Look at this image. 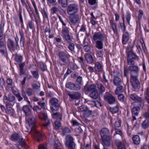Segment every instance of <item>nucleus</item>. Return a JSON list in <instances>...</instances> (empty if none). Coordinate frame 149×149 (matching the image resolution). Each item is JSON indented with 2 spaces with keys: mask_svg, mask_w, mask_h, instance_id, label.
<instances>
[{
  "mask_svg": "<svg viewBox=\"0 0 149 149\" xmlns=\"http://www.w3.org/2000/svg\"><path fill=\"white\" fill-rule=\"evenodd\" d=\"M134 64L135 62H134V64H128L130 65L128 67V70L131 71L130 73V81L133 90L137 92L140 87V83L138 79L139 68Z\"/></svg>",
  "mask_w": 149,
  "mask_h": 149,
  "instance_id": "obj_1",
  "label": "nucleus"
},
{
  "mask_svg": "<svg viewBox=\"0 0 149 149\" xmlns=\"http://www.w3.org/2000/svg\"><path fill=\"white\" fill-rule=\"evenodd\" d=\"M27 122L29 125L28 130L31 132V134L36 138L38 141L42 140L43 138V135L36 128L35 118L33 116L30 117L28 119Z\"/></svg>",
  "mask_w": 149,
  "mask_h": 149,
  "instance_id": "obj_2",
  "label": "nucleus"
},
{
  "mask_svg": "<svg viewBox=\"0 0 149 149\" xmlns=\"http://www.w3.org/2000/svg\"><path fill=\"white\" fill-rule=\"evenodd\" d=\"M58 56L59 59L62 62L64 65H66L70 63V56L67 52H59L58 53Z\"/></svg>",
  "mask_w": 149,
  "mask_h": 149,
  "instance_id": "obj_3",
  "label": "nucleus"
},
{
  "mask_svg": "<svg viewBox=\"0 0 149 149\" xmlns=\"http://www.w3.org/2000/svg\"><path fill=\"white\" fill-rule=\"evenodd\" d=\"M10 139L13 141H18L20 145H24L25 144V140L22 136L18 133H15L13 134L10 136Z\"/></svg>",
  "mask_w": 149,
  "mask_h": 149,
  "instance_id": "obj_4",
  "label": "nucleus"
},
{
  "mask_svg": "<svg viewBox=\"0 0 149 149\" xmlns=\"http://www.w3.org/2000/svg\"><path fill=\"white\" fill-rule=\"evenodd\" d=\"M50 104V109L53 112L57 111L59 108V104L57 98L55 97L51 98L49 101Z\"/></svg>",
  "mask_w": 149,
  "mask_h": 149,
  "instance_id": "obj_5",
  "label": "nucleus"
},
{
  "mask_svg": "<svg viewBox=\"0 0 149 149\" xmlns=\"http://www.w3.org/2000/svg\"><path fill=\"white\" fill-rule=\"evenodd\" d=\"M127 54V63L128 64H134V59L138 60L139 57L136 55L134 52Z\"/></svg>",
  "mask_w": 149,
  "mask_h": 149,
  "instance_id": "obj_6",
  "label": "nucleus"
},
{
  "mask_svg": "<svg viewBox=\"0 0 149 149\" xmlns=\"http://www.w3.org/2000/svg\"><path fill=\"white\" fill-rule=\"evenodd\" d=\"M104 99L109 104H115L116 99L115 97L111 94L109 92L105 93L104 96Z\"/></svg>",
  "mask_w": 149,
  "mask_h": 149,
  "instance_id": "obj_7",
  "label": "nucleus"
},
{
  "mask_svg": "<svg viewBox=\"0 0 149 149\" xmlns=\"http://www.w3.org/2000/svg\"><path fill=\"white\" fill-rule=\"evenodd\" d=\"M70 15L69 19L71 25H74L77 23L80 19L79 15L77 13H72Z\"/></svg>",
  "mask_w": 149,
  "mask_h": 149,
  "instance_id": "obj_8",
  "label": "nucleus"
},
{
  "mask_svg": "<svg viewBox=\"0 0 149 149\" xmlns=\"http://www.w3.org/2000/svg\"><path fill=\"white\" fill-rule=\"evenodd\" d=\"M65 145L68 146V149H75V145L73 138L70 135L66 137Z\"/></svg>",
  "mask_w": 149,
  "mask_h": 149,
  "instance_id": "obj_9",
  "label": "nucleus"
},
{
  "mask_svg": "<svg viewBox=\"0 0 149 149\" xmlns=\"http://www.w3.org/2000/svg\"><path fill=\"white\" fill-rule=\"evenodd\" d=\"M39 118L41 120H45V122L42 124V127L46 128L50 124V121L48 118L47 115L46 113H40L38 115Z\"/></svg>",
  "mask_w": 149,
  "mask_h": 149,
  "instance_id": "obj_10",
  "label": "nucleus"
},
{
  "mask_svg": "<svg viewBox=\"0 0 149 149\" xmlns=\"http://www.w3.org/2000/svg\"><path fill=\"white\" fill-rule=\"evenodd\" d=\"M66 87L74 91L79 90L81 89L80 85L77 84H75L72 82H68L66 84Z\"/></svg>",
  "mask_w": 149,
  "mask_h": 149,
  "instance_id": "obj_11",
  "label": "nucleus"
},
{
  "mask_svg": "<svg viewBox=\"0 0 149 149\" xmlns=\"http://www.w3.org/2000/svg\"><path fill=\"white\" fill-rule=\"evenodd\" d=\"M78 6L74 4L69 5L67 8V13L68 14H72V12L73 13H77L78 11Z\"/></svg>",
  "mask_w": 149,
  "mask_h": 149,
  "instance_id": "obj_12",
  "label": "nucleus"
},
{
  "mask_svg": "<svg viewBox=\"0 0 149 149\" xmlns=\"http://www.w3.org/2000/svg\"><path fill=\"white\" fill-rule=\"evenodd\" d=\"M130 97L133 100L137 101L139 102V106L141 107L143 103V100L142 98L138 96L136 93H132L130 95Z\"/></svg>",
  "mask_w": 149,
  "mask_h": 149,
  "instance_id": "obj_13",
  "label": "nucleus"
},
{
  "mask_svg": "<svg viewBox=\"0 0 149 149\" xmlns=\"http://www.w3.org/2000/svg\"><path fill=\"white\" fill-rule=\"evenodd\" d=\"M7 45L9 49L11 51H14L15 50L16 45L14 41L10 38L8 39L7 42Z\"/></svg>",
  "mask_w": 149,
  "mask_h": 149,
  "instance_id": "obj_14",
  "label": "nucleus"
},
{
  "mask_svg": "<svg viewBox=\"0 0 149 149\" xmlns=\"http://www.w3.org/2000/svg\"><path fill=\"white\" fill-rule=\"evenodd\" d=\"M93 40L95 42L99 41H104L103 35L100 32L95 33L93 36Z\"/></svg>",
  "mask_w": 149,
  "mask_h": 149,
  "instance_id": "obj_15",
  "label": "nucleus"
},
{
  "mask_svg": "<svg viewBox=\"0 0 149 149\" xmlns=\"http://www.w3.org/2000/svg\"><path fill=\"white\" fill-rule=\"evenodd\" d=\"M110 134L109 130L107 128H103L100 132L101 138L110 137L109 136Z\"/></svg>",
  "mask_w": 149,
  "mask_h": 149,
  "instance_id": "obj_16",
  "label": "nucleus"
},
{
  "mask_svg": "<svg viewBox=\"0 0 149 149\" xmlns=\"http://www.w3.org/2000/svg\"><path fill=\"white\" fill-rule=\"evenodd\" d=\"M86 38H85L83 42L82 46L85 52H88L90 51L91 49V45L86 41Z\"/></svg>",
  "mask_w": 149,
  "mask_h": 149,
  "instance_id": "obj_17",
  "label": "nucleus"
},
{
  "mask_svg": "<svg viewBox=\"0 0 149 149\" xmlns=\"http://www.w3.org/2000/svg\"><path fill=\"white\" fill-rule=\"evenodd\" d=\"M96 86L93 84L90 85H86L84 86V89L87 92H91L94 90L96 89Z\"/></svg>",
  "mask_w": 149,
  "mask_h": 149,
  "instance_id": "obj_18",
  "label": "nucleus"
},
{
  "mask_svg": "<svg viewBox=\"0 0 149 149\" xmlns=\"http://www.w3.org/2000/svg\"><path fill=\"white\" fill-rule=\"evenodd\" d=\"M142 16H143V18L144 20L146 19V17L145 14L143 13V11L141 10H139V13L138 16H137V20H136L137 24H139L141 19L142 18Z\"/></svg>",
  "mask_w": 149,
  "mask_h": 149,
  "instance_id": "obj_19",
  "label": "nucleus"
},
{
  "mask_svg": "<svg viewBox=\"0 0 149 149\" xmlns=\"http://www.w3.org/2000/svg\"><path fill=\"white\" fill-rule=\"evenodd\" d=\"M102 140V144L104 146H109L110 144V140L111 139V137H104L101 138Z\"/></svg>",
  "mask_w": 149,
  "mask_h": 149,
  "instance_id": "obj_20",
  "label": "nucleus"
},
{
  "mask_svg": "<svg viewBox=\"0 0 149 149\" xmlns=\"http://www.w3.org/2000/svg\"><path fill=\"white\" fill-rule=\"evenodd\" d=\"M97 87L100 91L99 93L102 94L105 91V88L104 86L101 83L97 81L96 83Z\"/></svg>",
  "mask_w": 149,
  "mask_h": 149,
  "instance_id": "obj_21",
  "label": "nucleus"
},
{
  "mask_svg": "<svg viewBox=\"0 0 149 149\" xmlns=\"http://www.w3.org/2000/svg\"><path fill=\"white\" fill-rule=\"evenodd\" d=\"M85 60L88 63L91 64L94 61L92 56L89 54H86L85 56Z\"/></svg>",
  "mask_w": 149,
  "mask_h": 149,
  "instance_id": "obj_22",
  "label": "nucleus"
},
{
  "mask_svg": "<svg viewBox=\"0 0 149 149\" xmlns=\"http://www.w3.org/2000/svg\"><path fill=\"white\" fill-rule=\"evenodd\" d=\"M115 143L117 146L118 149H126L125 146L118 140H115Z\"/></svg>",
  "mask_w": 149,
  "mask_h": 149,
  "instance_id": "obj_23",
  "label": "nucleus"
},
{
  "mask_svg": "<svg viewBox=\"0 0 149 149\" xmlns=\"http://www.w3.org/2000/svg\"><path fill=\"white\" fill-rule=\"evenodd\" d=\"M129 37V33L125 32L123 35L122 42L123 44H125L128 41Z\"/></svg>",
  "mask_w": 149,
  "mask_h": 149,
  "instance_id": "obj_24",
  "label": "nucleus"
},
{
  "mask_svg": "<svg viewBox=\"0 0 149 149\" xmlns=\"http://www.w3.org/2000/svg\"><path fill=\"white\" fill-rule=\"evenodd\" d=\"M113 81L114 85L116 86L121 85L122 83L121 79L117 76L114 77Z\"/></svg>",
  "mask_w": 149,
  "mask_h": 149,
  "instance_id": "obj_25",
  "label": "nucleus"
},
{
  "mask_svg": "<svg viewBox=\"0 0 149 149\" xmlns=\"http://www.w3.org/2000/svg\"><path fill=\"white\" fill-rule=\"evenodd\" d=\"M22 110L26 116H29L31 114V111L28 105H25L23 107Z\"/></svg>",
  "mask_w": 149,
  "mask_h": 149,
  "instance_id": "obj_26",
  "label": "nucleus"
},
{
  "mask_svg": "<svg viewBox=\"0 0 149 149\" xmlns=\"http://www.w3.org/2000/svg\"><path fill=\"white\" fill-rule=\"evenodd\" d=\"M14 60L17 63H22L23 60V57L22 56L16 54L14 55Z\"/></svg>",
  "mask_w": 149,
  "mask_h": 149,
  "instance_id": "obj_27",
  "label": "nucleus"
},
{
  "mask_svg": "<svg viewBox=\"0 0 149 149\" xmlns=\"http://www.w3.org/2000/svg\"><path fill=\"white\" fill-rule=\"evenodd\" d=\"M92 98L96 99L98 98V94L97 90H94L91 92L89 95Z\"/></svg>",
  "mask_w": 149,
  "mask_h": 149,
  "instance_id": "obj_28",
  "label": "nucleus"
},
{
  "mask_svg": "<svg viewBox=\"0 0 149 149\" xmlns=\"http://www.w3.org/2000/svg\"><path fill=\"white\" fill-rule=\"evenodd\" d=\"M95 65L94 69L96 71L99 72L102 71V67L101 64L97 62L95 63Z\"/></svg>",
  "mask_w": 149,
  "mask_h": 149,
  "instance_id": "obj_29",
  "label": "nucleus"
},
{
  "mask_svg": "<svg viewBox=\"0 0 149 149\" xmlns=\"http://www.w3.org/2000/svg\"><path fill=\"white\" fill-rule=\"evenodd\" d=\"M132 139L134 144L138 145L140 143V140L139 136L135 135L133 136L132 137Z\"/></svg>",
  "mask_w": 149,
  "mask_h": 149,
  "instance_id": "obj_30",
  "label": "nucleus"
},
{
  "mask_svg": "<svg viewBox=\"0 0 149 149\" xmlns=\"http://www.w3.org/2000/svg\"><path fill=\"white\" fill-rule=\"evenodd\" d=\"M116 90L115 91V94L116 95H118L120 93L123 92V86L121 84L117 86Z\"/></svg>",
  "mask_w": 149,
  "mask_h": 149,
  "instance_id": "obj_31",
  "label": "nucleus"
},
{
  "mask_svg": "<svg viewBox=\"0 0 149 149\" xmlns=\"http://www.w3.org/2000/svg\"><path fill=\"white\" fill-rule=\"evenodd\" d=\"M140 110V108L139 107H136L132 109V115H134L135 116H137L138 114V112Z\"/></svg>",
  "mask_w": 149,
  "mask_h": 149,
  "instance_id": "obj_32",
  "label": "nucleus"
},
{
  "mask_svg": "<svg viewBox=\"0 0 149 149\" xmlns=\"http://www.w3.org/2000/svg\"><path fill=\"white\" fill-rule=\"evenodd\" d=\"M81 149H91V142L89 143L84 142L83 145L81 146Z\"/></svg>",
  "mask_w": 149,
  "mask_h": 149,
  "instance_id": "obj_33",
  "label": "nucleus"
},
{
  "mask_svg": "<svg viewBox=\"0 0 149 149\" xmlns=\"http://www.w3.org/2000/svg\"><path fill=\"white\" fill-rule=\"evenodd\" d=\"M35 69V71L31 70V72L33 75V77L38 79L39 77L38 71L37 69Z\"/></svg>",
  "mask_w": 149,
  "mask_h": 149,
  "instance_id": "obj_34",
  "label": "nucleus"
},
{
  "mask_svg": "<svg viewBox=\"0 0 149 149\" xmlns=\"http://www.w3.org/2000/svg\"><path fill=\"white\" fill-rule=\"evenodd\" d=\"M149 125V121L148 119H146L142 123V127L144 129L147 128Z\"/></svg>",
  "mask_w": 149,
  "mask_h": 149,
  "instance_id": "obj_35",
  "label": "nucleus"
},
{
  "mask_svg": "<svg viewBox=\"0 0 149 149\" xmlns=\"http://www.w3.org/2000/svg\"><path fill=\"white\" fill-rule=\"evenodd\" d=\"M62 130V134L63 136H64L67 134L70 133L71 132L70 129L68 127H65L63 128Z\"/></svg>",
  "mask_w": 149,
  "mask_h": 149,
  "instance_id": "obj_36",
  "label": "nucleus"
},
{
  "mask_svg": "<svg viewBox=\"0 0 149 149\" xmlns=\"http://www.w3.org/2000/svg\"><path fill=\"white\" fill-rule=\"evenodd\" d=\"M52 116L54 118L57 120H61L62 118V116L60 113H54L53 114Z\"/></svg>",
  "mask_w": 149,
  "mask_h": 149,
  "instance_id": "obj_37",
  "label": "nucleus"
},
{
  "mask_svg": "<svg viewBox=\"0 0 149 149\" xmlns=\"http://www.w3.org/2000/svg\"><path fill=\"white\" fill-rule=\"evenodd\" d=\"M88 3L91 5H95L94 8H96L98 5V1L97 0H88Z\"/></svg>",
  "mask_w": 149,
  "mask_h": 149,
  "instance_id": "obj_38",
  "label": "nucleus"
},
{
  "mask_svg": "<svg viewBox=\"0 0 149 149\" xmlns=\"http://www.w3.org/2000/svg\"><path fill=\"white\" fill-rule=\"evenodd\" d=\"M103 41H99L95 42L96 43V47L99 49H101L103 48Z\"/></svg>",
  "mask_w": 149,
  "mask_h": 149,
  "instance_id": "obj_39",
  "label": "nucleus"
},
{
  "mask_svg": "<svg viewBox=\"0 0 149 149\" xmlns=\"http://www.w3.org/2000/svg\"><path fill=\"white\" fill-rule=\"evenodd\" d=\"M26 93L29 96H31L33 95L34 91L33 89L30 87H29L26 89Z\"/></svg>",
  "mask_w": 149,
  "mask_h": 149,
  "instance_id": "obj_40",
  "label": "nucleus"
},
{
  "mask_svg": "<svg viewBox=\"0 0 149 149\" xmlns=\"http://www.w3.org/2000/svg\"><path fill=\"white\" fill-rule=\"evenodd\" d=\"M8 100L9 102H12L13 103L15 102V96L11 94H8Z\"/></svg>",
  "mask_w": 149,
  "mask_h": 149,
  "instance_id": "obj_41",
  "label": "nucleus"
},
{
  "mask_svg": "<svg viewBox=\"0 0 149 149\" xmlns=\"http://www.w3.org/2000/svg\"><path fill=\"white\" fill-rule=\"evenodd\" d=\"M133 47L134 45L132 44H129L128 45L126 49V52L127 54L134 52L133 49Z\"/></svg>",
  "mask_w": 149,
  "mask_h": 149,
  "instance_id": "obj_42",
  "label": "nucleus"
},
{
  "mask_svg": "<svg viewBox=\"0 0 149 149\" xmlns=\"http://www.w3.org/2000/svg\"><path fill=\"white\" fill-rule=\"evenodd\" d=\"M78 110L82 112H87L88 111V108L85 105H82L79 107Z\"/></svg>",
  "mask_w": 149,
  "mask_h": 149,
  "instance_id": "obj_43",
  "label": "nucleus"
},
{
  "mask_svg": "<svg viewBox=\"0 0 149 149\" xmlns=\"http://www.w3.org/2000/svg\"><path fill=\"white\" fill-rule=\"evenodd\" d=\"M68 0H58L59 3L62 7H65L67 5Z\"/></svg>",
  "mask_w": 149,
  "mask_h": 149,
  "instance_id": "obj_44",
  "label": "nucleus"
},
{
  "mask_svg": "<svg viewBox=\"0 0 149 149\" xmlns=\"http://www.w3.org/2000/svg\"><path fill=\"white\" fill-rule=\"evenodd\" d=\"M126 17L127 22L129 24L131 18V13L129 11H127Z\"/></svg>",
  "mask_w": 149,
  "mask_h": 149,
  "instance_id": "obj_45",
  "label": "nucleus"
},
{
  "mask_svg": "<svg viewBox=\"0 0 149 149\" xmlns=\"http://www.w3.org/2000/svg\"><path fill=\"white\" fill-rule=\"evenodd\" d=\"M116 129V130L115 132L116 134L114 135V137L116 136H117V135H118L121 138H123V135L122 132V131L121 130H117V129Z\"/></svg>",
  "mask_w": 149,
  "mask_h": 149,
  "instance_id": "obj_46",
  "label": "nucleus"
},
{
  "mask_svg": "<svg viewBox=\"0 0 149 149\" xmlns=\"http://www.w3.org/2000/svg\"><path fill=\"white\" fill-rule=\"evenodd\" d=\"M19 17L20 20V22L21 24L23 23V20L22 17V12L21 8H19Z\"/></svg>",
  "mask_w": 149,
  "mask_h": 149,
  "instance_id": "obj_47",
  "label": "nucleus"
},
{
  "mask_svg": "<svg viewBox=\"0 0 149 149\" xmlns=\"http://www.w3.org/2000/svg\"><path fill=\"white\" fill-rule=\"evenodd\" d=\"M55 128L56 130H58L61 126V123L59 121H56L54 122Z\"/></svg>",
  "mask_w": 149,
  "mask_h": 149,
  "instance_id": "obj_48",
  "label": "nucleus"
},
{
  "mask_svg": "<svg viewBox=\"0 0 149 149\" xmlns=\"http://www.w3.org/2000/svg\"><path fill=\"white\" fill-rule=\"evenodd\" d=\"M75 132L77 135H78L82 132V130L79 126L77 127L75 130Z\"/></svg>",
  "mask_w": 149,
  "mask_h": 149,
  "instance_id": "obj_49",
  "label": "nucleus"
},
{
  "mask_svg": "<svg viewBox=\"0 0 149 149\" xmlns=\"http://www.w3.org/2000/svg\"><path fill=\"white\" fill-rule=\"evenodd\" d=\"M121 123V120H118L117 121H116L114 124L115 128L116 129L117 127H120V126Z\"/></svg>",
  "mask_w": 149,
  "mask_h": 149,
  "instance_id": "obj_50",
  "label": "nucleus"
},
{
  "mask_svg": "<svg viewBox=\"0 0 149 149\" xmlns=\"http://www.w3.org/2000/svg\"><path fill=\"white\" fill-rule=\"evenodd\" d=\"M118 96V100L123 102H125V96L123 94H119Z\"/></svg>",
  "mask_w": 149,
  "mask_h": 149,
  "instance_id": "obj_51",
  "label": "nucleus"
},
{
  "mask_svg": "<svg viewBox=\"0 0 149 149\" xmlns=\"http://www.w3.org/2000/svg\"><path fill=\"white\" fill-rule=\"evenodd\" d=\"M118 108L117 106L110 108V111L112 113H116L118 111Z\"/></svg>",
  "mask_w": 149,
  "mask_h": 149,
  "instance_id": "obj_52",
  "label": "nucleus"
},
{
  "mask_svg": "<svg viewBox=\"0 0 149 149\" xmlns=\"http://www.w3.org/2000/svg\"><path fill=\"white\" fill-rule=\"evenodd\" d=\"M63 38H65V40L68 43H70L72 41V38L69 35L65 36Z\"/></svg>",
  "mask_w": 149,
  "mask_h": 149,
  "instance_id": "obj_53",
  "label": "nucleus"
},
{
  "mask_svg": "<svg viewBox=\"0 0 149 149\" xmlns=\"http://www.w3.org/2000/svg\"><path fill=\"white\" fill-rule=\"evenodd\" d=\"M62 33L63 34V37H64L65 36L68 35L69 34V31L68 29H64L62 31Z\"/></svg>",
  "mask_w": 149,
  "mask_h": 149,
  "instance_id": "obj_54",
  "label": "nucleus"
},
{
  "mask_svg": "<svg viewBox=\"0 0 149 149\" xmlns=\"http://www.w3.org/2000/svg\"><path fill=\"white\" fill-rule=\"evenodd\" d=\"M42 13L44 19H46L47 20H49L48 14L45 10H44L43 11H42Z\"/></svg>",
  "mask_w": 149,
  "mask_h": 149,
  "instance_id": "obj_55",
  "label": "nucleus"
},
{
  "mask_svg": "<svg viewBox=\"0 0 149 149\" xmlns=\"http://www.w3.org/2000/svg\"><path fill=\"white\" fill-rule=\"evenodd\" d=\"M2 49H3L0 50V53H1L2 55L5 56H6L7 54V51L6 47H5V48Z\"/></svg>",
  "mask_w": 149,
  "mask_h": 149,
  "instance_id": "obj_56",
  "label": "nucleus"
},
{
  "mask_svg": "<svg viewBox=\"0 0 149 149\" xmlns=\"http://www.w3.org/2000/svg\"><path fill=\"white\" fill-rule=\"evenodd\" d=\"M12 90L13 93L15 96H16L20 93L19 90L16 88H13Z\"/></svg>",
  "mask_w": 149,
  "mask_h": 149,
  "instance_id": "obj_57",
  "label": "nucleus"
},
{
  "mask_svg": "<svg viewBox=\"0 0 149 149\" xmlns=\"http://www.w3.org/2000/svg\"><path fill=\"white\" fill-rule=\"evenodd\" d=\"M68 48L70 51H74V44L70 43L68 46Z\"/></svg>",
  "mask_w": 149,
  "mask_h": 149,
  "instance_id": "obj_58",
  "label": "nucleus"
},
{
  "mask_svg": "<svg viewBox=\"0 0 149 149\" xmlns=\"http://www.w3.org/2000/svg\"><path fill=\"white\" fill-rule=\"evenodd\" d=\"M9 114L10 116H13L14 113V110L12 108H10L7 109Z\"/></svg>",
  "mask_w": 149,
  "mask_h": 149,
  "instance_id": "obj_59",
  "label": "nucleus"
},
{
  "mask_svg": "<svg viewBox=\"0 0 149 149\" xmlns=\"http://www.w3.org/2000/svg\"><path fill=\"white\" fill-rule=\"evenodd\" d=\"M58 9L56 7H54L52 8L51 9V14H54L56 13L58 11Z\"/></svg>",
  "mask_w": 149,
  "mask_h": 149,
  "instance_id": "obj_60",
  "label": "nucleus"
},
{
  "mask_svg": "<svg viewBox=\"0 0 149 149\" xmlns=\"http://www.w3.org/2000/svg\"><path fill=\"white\" fill-rule=\"evenodd\" d=\"M76 82L78 83V84H81L82 81V77L80 76H79L77 77L76 79Z\"/></svg>",
  "mask_w": 149,
  "mask_h": 149,
  "instance_id": "obj_61",
  "label": "nucleus"
},
{
  "mask_svg": "<svg viewBox=\"0 0 149 149\" xmlns=\"http://www.w3.org/2000/svg\"><path fill=\"white\" fill-rule=\"evenodd\" d=\"M72 123L73 126H79L80 124H79L77 121L72 120Z\"/></svg>",
  "mask_w": 149,
  "mask_h": 149,
  "instance_id": "obj_62",
  "label": "nucleus"
},
{
  "mask_svg": "<svg viewBox=\"0 0 149 149\" xmlns=\"http://www.w3.org/2000/svg\"><path fill=\"white\" fill-rule=\"evenodd\" d=\"M7 83L8 85L10 86H12L13 84V80L10 78H8L7 80Z\"/></svg>",
  "mask_w": 149,
  "mask_h": 149,
  "instance_id": "obj_63",
  "label": "nucleus"
},
{
  "mask_svg": "<svg viewBox=\"0 0 149 149\" xmlns=\"http://www.w3.org/2000/svg\"><path fill=\"white\" fill-rule=\"evenodd\" d=\"M38 149H48L45 145L42 144L39 145Z\"/></svg>",
  "mask_w": 149,
  "mask_h": 149,
  "instance_id": "obj_64",
  "label": "nucleus"
}]
</instances>
